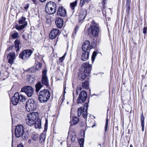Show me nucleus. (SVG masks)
<instances>
[{"label": "nucleus", "mask_w": 147, "mask_h": 147, "mask_svg": "<svg viewBox=\"0 0 147 147\" xmlns=\"http://www.w3.org/2000/svg\"><path fill=\"white\" fill-rule=\"evenodd\" d=\"M50 97L49 91L46 89L41 90L39 92L38 100L40 102L44 103L47 102Z\"/></svg>", "instance_id": "nucleus-1"}, {"label": "nucleus", "mask_w": 147, "mask_h": 147, "mask_svg": "<svg viewBox=\"0 0 147 147\" xmlns=\"http://www.w3.org/2000/svg\"><path fill=\"white\" fill-rule=\"evenodd\" d=\"M15 134L16 137L18 138L21 137L23 140L26 139L28 137L27 133L24 132V127L21 125H18L16 127Z\"/></svg>", "instance_id": "nucleus-2"}, {"label": "nucleus", "mask_w": 147, "mask_h": 147, "mask_svg": "<svg viewBox=\"0 0 147 147\" xmlns=\"http://www.w3.org/2000/svg\"><path fill=\"white\" fill-rule=\"evenodd\" d=\"M38 117V114L37 112L28 114L26 118V124L29 126L33 125Z\"/></svg>", "instance_id": "nucleus-3"}, {"label": "nucleus", "mask_w": 147, "mask_h": 147, "mask_svg": "<svg viewBox=\"0 0 147 147\" xmlns=\"http://www.w3.org/2000/svg\"><path fill=\"white\" fill-rule=\"evenodd\" d=\"M57 6L53 2L50 1L48 2L45 6V11L49 14H53L56 12Z\"/></svg>", "instance_id": "nucleus-4"}, {"label": "nucleus", "mask_w": 147, "mask_h": 147, "mask_svg": "<svg viewBox=\"0 0 147 147\" xmlns=\"http://www.w3.org/2000/svg\"><path fill=\"white\" fill-rule=\"evenodd\" d=\"M26 98L23 95H19L18 93H16L11 98V102L14 105H16L19 101L23 102L25 101Z\"/></svg>", "instance_id": "nucleus-5"}, {"label": "nucleus", "mask_w": 147, "mask_h": 147, "mask_svg": "<svg viewBox=\"0 0 147 147\" xmlns=\"http://www.w3.org/2000/svg\"><path fill=\"white\" fill-rule=\"evenodd\" d=\"M89 34L94 37H97L99 36L100 30L98 26L91 25L88 29Z\"/></svg>", "instance_id": "nucleus-6"}, {"label": "nucleus", "mask_w": 147, "mask_h": 147, "mask_svg": "<svg viewBox=\"0 0 147 147\" xmlns=\"http://www.w3.org/2000/svg\"><path fill=\"white\" fill-rule=\"evenodd\" d=\"M26 19L24 17H21L19 20L18 22L19 24L21 25H16L15 27L16 29L20 30L24 28L27 25L28 23L26 21Z\"/></svg>", "instance_id": "nucleus-7"}, {"label": "nucleus", "mask_w": 147, "mask_h": 147, "mask_svg": "<svg viewBox=\"0 0 147 147\" xmlns=\"http://www.w3.org/2000/svg\"><path fill=\"white\" fill-rule=\"evenodd\" d=\"M33 53V51L31 49L25 50L20 53L19 57L23 60H26L29 58Z\"/></svg>", "instance_id": "nucleus-8"}, {"label": "nucleus", "mask_w": 147, "mask_h": 147, "mask_svg": "<svg viewBox=\"0 0 147 147\" xmlns=\"http://www.w3.org/2000/svg\"><path fill=\"white\" fill-rule=\"evenodd\" d=\"M26 107L28 111H32L36 109V106L34 104V100L33 99L29 100L26 102Z\"/></svg>", "instance_id": "nucleus-9"}, {"label": "nucleus", "mask_w": 147, "mask_h": 147, "mask_svg": "<svg viewBox=\"0 0 147 147\" xmlns=\"http://www.w3.org/2000/svg\"><path fill=\"white\" fill-rule=\"evenodd\" d=\"M21 91L25 92L28 97L32 96L34 93V89L30 86H24L22 88Z\"/></svg>", "instance_id": "nucleus-10"}, {"label": "nucleus", "mask_w": 147, "mask_h": 147, "mask_svg": "<svg viewBox=\"0 0 147 147\" xmlns=\"http://www.w3.org/2000/svg\"><path fill=\"white\" fill-rule=\"evenodd\" d=\"M87 94L85 91H82L79 94L78 97L77 99L78 104H81L84 102L87 98Z\"/></svg>", "instance_id": "nucleus-11"}, {"label": "nucleus", "mask_w": 147, "mask_h": 147, "mask_svg": "<svg viewBox=\"0 0 147 147\" xmlns=\"http://www.w3.org/2000/svg\"><path fill=\"white\" fill-rule=\"evenodd\" d=\"M47 70L46 69H43L42 71V76L41 82L42 84L47 86H49V80L47 75Z\"/></svg>", "instance_id": "nucleus-12"}, {"label": "nucleus", "mask_w": 147, "mask_h": 147, "mask_svg": "<svg viewBox=\"0 0 147 147\" xmlns=\"http://www.w3.org/2000/svg\"><path fill=\"white\" fill-rule=\"evenodd\" d=\"M92 66L88 63H84L82 66L81 69L86 73L89 74L91 70Z\"/></svg>", "instance_id": "nucleus-13"}, {"label": "nucleus", "mask_w": 147, "mask_h": 147, "mask_svg": "<svg viewBox=\"0 0 147 147\" xmlns=\"http://www.w3.org/2000/svg\"><path fill=\"white\" fill-rule=\"evenodd\" d=\"M16 56L14 52H12L9 53L7 55V59L8 62L12 64L14 63V61L16 59Z\"/></svg>", "instance_id": "nucleus-14"}, {"label": "nucleus", "mask_w": 147, "mask_h": 147, "mask_svg": "<svg viewBox=\"0 0 147 147\" xmlns=\"http://www.w3.org/2000/svg\"><path fill=\"white\" fill-rule=\"evenodd\" d=\"M57 14L58 16L64 17L67 14V12L65 8L63 6H59L57 10Z\"/></svg>", "instance_id": "nucleus-15"}, {"label": "nucleus", "mask_w": 147, "mask_h": 147, "mask_svg": "<svg viewBox=\"0 0 147 147\" xmlns=\"http://www.w3.org/2000/svg\"><path fill=\"white\" fill-rule=\"evenodd\" d=\"M59 32V30L57 28H53L52 29L50 32L49 36L51 39L55 38L58 34Z\"/></svg>", "instance_id": "nucleus-16"}, {"label": "nucleus", "mask_w": 147, "mask_h": 147, "mask_svg": "<svg viewBox=\"0 0 147 147\" xmlns=\"http://www.w3.org/2000/svg\"><path fill=\"white\" fill-rule=\"evenodd\" d=\"M90 46V42L88 40L86 41L83 43L82 47V50L83 51L86 52L90 51L89 47Z\"/></svg>", "instance_id": "nucleus-17"}, {"label": "nucleus", "mask_w": 147, "mask_h": 147, "mask_svg": "<svg viewBox=\"0 0 147 147\" xmlns=\"http://www.w3.org/2000/svg\"><path fill=\"white\" fill-rule=\"evenodd\" d=\"M55 23L57 27L59 28H61L63 26V21L61 18H57L56 20Z\"/></svg>", "instance_id": "nucleus-18"}, {"label": "nucleus", "mask_w": 147, "mask_h": 147, "mask_svg": "<svg viewBox=\"0 0 147 147\" xmlns=\"http://www.w3.org/2000/svg\"><path fill=\"white\" fill-rule=\"evenodd\" d=\"M86 74L83 70H80L78 74L79 79L82 80H84L86 76Z\"/></svg>", "instance_id": "nucleus-19"}, {"label": "nucleus", "mask_w": 147, "mask_h": 147, "mask_svg": "<svg viewBox=\"0 0 147 147\" xmlns=\"http://www.w3.org/2000/svg\"><path fill=\"white\" fill-rule=\"evenodd\" d=\"M88 108V105L87 103H85L84 105L83 110L82 111V116L84 118H86L87 115V109Z\"/></svg>", "instance_id": "nucleus-20"}, {"label": "nucleus", "mask_w": 147, "mask_h": 147, "mask_svg": "<svg viewBox=\"0 0 147 147\" xmlns=\"http://www.w3.org/2000/svg\"><path fill=\"white\" fill-rule=\"evenodd\" d=\"M89 56L88 51L84 52L82 53L81 56V59L83 61H85L88 59Z\"/></svg>", "instance_id": "nucleus-21"}, {"label": "nucleus", "mask_w": 147, "mask_h": 147, "mask_svg": "<svg viewBox=\"0 0 147 147\" xmlns=\"http://www.w3.org/2000/svg\"><path fill=\"white\" fill-rule=\"evenodd\" d=\"M20 41L18 39H16L14 41L15 48L16 51L18 52L19 51V44L20 43Z\"/></svg>", "instance_id": "nucleus-22"}, {"label": "nucleus", "mask_w": 147, "mask_h": 147, "mask_svg": "<svg viewBox=\"0 0 147 147\" xmlns=\"http://www.w3.org/2000/svg\"><path fill=\"white\" fill-rule=\"evenodd\" d=\"M35 122V123H34L33 125H34L35 128H40L41 127V122L40 119L38 118Z\"/></svg>", "instance_id": "nucleus-23"}, {"label": "nucleus", "mask_w": 147, "mask_h": 147, "mask_svg": "<svg viewBox=\"0 0 147 147\" xmlns=\"http://www.w3.org/2000/svg\"><path fill=\"white\" fill-rule=\"evenodd\" d=\"M43 86V85L42 84L41 82H38L35 85L36 92H38Z\"/></svg>", "instance_id": "nucleus-24"}, {"label": "nucleus", "mask_w": 147, "mask_h": 147, "mask_svg": "<svg viewBox=\"0 0 147 147\" xmlns=\"http://www.w3.org/2000/svg\"><path fill=\"white\" fill-rule=\"evenodd\" d=\"M79 121V119L76 117H74L72 118V122L71 125H75L78 123Z\"/></svg>", "instance_id": "nucleus-25"}, {"label": "nucleus", "mask_w": 147, "mask_h": 147, "mask_svg": "<svg viewBox=\"0 0 147 147\" xmlns=\"http://www.w3.org/2000/svg\"><path fill=\"white\" fill-rule=\"evenodd\" d=\"M77 3L78 1L76 0L75 1L70 3V7L72 10H74V9L75 7L76 6Z\"/></svg>", "instance_id": "nucleus-26"}, {"label": "nucleus", "mask_w": 147, "mask_h": 147, "mask_svg": "<svg viewBox=\"0 0 147 147\" xmlns=\"http://www.w3.org/2000/svg\"><path fill=\"white\" fill-rule=\"evenodd\" d=\"M40 141L41 142H44L45 139V133H42L40 135L39 137Z\"/></svg>", "instance_id": "nucleus-27"}, {"label": "nucleus", "mask_w": 147, "mask_h": 147, "mask_svg": "<svg viewBox=\"0 0 147 147\" xmlns=\"http://www.w3.org/2000/svg\"><path fill=\"white\" fill-rule=\"evenodd\" d=\"M144 117L143 115V114L142 113L140 117L141 125L142 127H144Z\"/></svg>", "instance_id": "nucleus-28"}, {"label": "nucleus", "mask_w": 147, "mask_h": 147, "mask_svg": "<svg viewBox=\"0 0 147 147\" xmlns=\"http://www.w3.org/2000/svg\"><path fill=\"white\" fill-rule=\"evenodd\" d=\"M86 17V16H83V15L80 14L79 15V18L78 20L79 22L80 23H82Z\"/></svg>", "instance_id": "nucleus-29"}, {"label": "nucleus", "mask_w": 147, "mask_h": 147, "mask_svg": "<svg viewBox=\"0 0 147 147\" xmlns=\"http://www.w3.org/2000/svg\"><path fill=\"white\" fill-rule=\"evenodd\" d=\"M81 89L80 88H79L77 87V88L76 89V94H75L74 93V92H73V99H74L75 96H76L78 94L79 92L80 91Z\"/></svg>", "instance_id": "nucleus-30"}, {"label": "nucleus", "mask_w": 147, "mask_h": 147, "mask_svg": "<svg viewBox=\"0 0 147 147\" xmlns=\"http://www.w3.org/2000/svg\"><path fill=\"white\" fill-rule=\"evenodd\" d=\"M38 70L37 68L35 67H32L29 69L28 71L31 73H34Z\"/></svg>", "instance_id": "nucleus-31"}, {"label": "nucleus", "mask_w": 147, "mask_h": 147, "mask_svg": "<svg viewBox=\"0 0 147 147\" xmlns=\"http://www.w3.org/2000/svg\"><path fill=\"white\" fill-rule=\"evenodd\" d=\"M82 86L84 89H88V83L87 81H85L82 83Z\"/></svg>", "instance_id": "nucleus-32"}, {"label": "nucleus", "mask_w": 147, "mask_h": 147, "mask_svg": "<svg viewBox=\"0 0 147 147\" xmlns=\"http://www.w3.org/2000/svg\"><path fill=\"white\" fill-rule=\"evenodd\" d=\"M86 10L85 9H82L81 10L80 14L83 16H86L87 14Z\"/></svg>", "instance_id": "nucleus-33"}, {"label": "nucleus", "mask_w": 147, "mask_h": 147, "mask_svg": "<svg viewBox=\"0 0 147 147\" xmlns=\"http://www.w3.org/2000/svg\"><path fill=\"white\" fill-rule=\"evenodd\" d=\"M90 0H81L80 5V6L82 7L86 3H88Z\"/></svg>", "instance_id": "nucleus-34"}, {"label": "nucleus", "mask_w": 147, "mask_h": 147, "mask_svg": "<svg viewBox=\"0 0 147 147\" xmlns=\"http://www.w3.org/2000/svg\"><path fill=\"white\" fill-rule=\"evenodd\" d=\"M38 134H33L31 136L32 139L33 140L36 141L38 139Z\"/></svg>", "instance_id": "nucleus-35"}, {"label": "nucleus", "mask_w": 147, "mask_h": 147, "mask_svg": "<svg viewBox=\"0 0 147 147\" xmlns=\"http://www.w3.org/2000/svg\"><path fill=\"white\" fill-rule=\"evenodd\" d=\"M82 111V107H80L78 109V116L79 117L81 115Z\"/></svg>", "instance_id": "nucleus-36"}, {"label": "nucleus", "mask_w": 147, "mask_h": 147, "mask_svg": "<svg viewBox=\"0 0 147 147\" xmlns=\"http://www.w3.org/2000/svg\"><path fill=\"white\" fill-rule=\"evenodd\" d=\"M79 27L78 26H76L74 29V33L72 34V36L73 38L75 37V36L76 35V33L77 32L78 30L79 29Z\"/></svg>", "instance_id": "nucleus-37"}, {"label": "nucleus", "mask_w": 147, "mask_h": 147, "mask_svg": "<svg viewBox=\"0 0 147 147\" xmlns=\"http://www.w3.org/2000/svg\"><path fill=\"white\" fill-rule=\"evenodd\" d=\"M11 36L13 38H16L18 37V34L17 32H15L11 34Z\"/></svg>", "instance_id": "nucleus-38"}, {"label": "nucleus", "mask_w": 147, "mask_h": 147, "mask_svg": "<svg viewBox=\"0 0 147 147\" xmlns=\"http://www.w3.org/2000/svg\"><path fill=\"white\" fill-rule=\"evenodd\" d=\"M97 55V53L96 51H94L92 54V61H93L95 58V57Z\"/></svg>", "instance_id": "nucleus-39"}, {"label": "nucleus", "mask_w": 147, "mask_h": 147, "mask_svg": "<svg viewBox=\"0 0 147 147\" xmlns=\"http://www.w3.org/2000/svg\"><path fill=\"white\" fill-rule=\"evenodd\" d=\"M108 119H106V123L105 124V132H106L107 131V127H108Z\"/></svg>", "instance_id": "nucleus-40"}, {"label": "nucleus", "mask_w": 147, "mask_h": 147, "mask_svg": "<svg viewBox=\"0 0 147 147\" xmlns=\"http://www.w3.org/2000/svg\"><path fill=\"white\" fill-rule=\"evenodd\" d=\"M48 121L47 120H46V123L45 125L44 129L45 130H47V128Z\"/></svg>", "instance_id": "nucleus-41"}, {"label": "nucleus", "mask_w": 147, "mask_h": 147, "mask_svg": "<svg viewBox=\"0 0 147 147\" xmlns=\"http://www.w3.org/2000/svg\"><path fill=\"white\" fill-rule=\"evenodd\" d=\"M147 28L144 27L143 29V33L144 34H146L147 33Z\"/></svg>", "instance_id": "nucleus-42"}, {"label": "nucleus", "mask_w": 147, "mask_h": 147, "mask_svg": "<svg viewBox=\"0 0 147 147\" xmlns=\"http://www.w3.org/2000/svg\"><path fill=\"white\" fill-rule=\"evenodd\" d=\"M13 47V46L10 47H9L6 50V51H9L10 50H12Z\"/></svg>", "instance_id": "nucleus-43"}, {"label": "nucleus", "mask_w": 147, "mask_h": 147, "mask_svg": "<svg viewBox=\"0 0 147 147\" xmlns=\"http://www.w3.org/2000/svg\"><path fill=\"white\" fill-rule=\"evenodd\" d=\"M42 66V64L40 63L39 62L36 65V67H38L39 68H40Z\"/></svg>", "instance_id": "nucleus-44"}, {"label": "nucleus", "mask_w": 147, "mask_h": 147, "mask_svg": "<svg viewBox=\"0 0 147 147\" xmlns=\"http://www.w3.org/2000/svg\"><path fill=\"white\" fill-rule=\"evenodd\" d=\"M29 78H30V80H28L29 81L31 80V82H30V83L34 81V78H33L32 77H30Z\"/></svg>", "instance_id": "nucleus-45"}, {"label": "nucleus", "mask_w": 147, "mask_h": 147, "mask_svg": "<svg viewBox=\"0 0 147 147\" xmlns=\"http://www.w3.org/2000/svg\"><path fill=\"white\" fill-rule=\"evenodd\" d=\"M126 7V12H127V13H128L129 12V9H130V6H129V7Z\"/></svg>", "instance_id": "nucleus-46"}, {"label": "nucleus", "mask_w": 147, "mask_h": 147, "mask_svg": "<svg viewBox=\"0 0 147 147\" xmlns=\"http://www.w3.org/2000/svg\"><path fill=\"white\" fill-rule=\"evenodd\" d=\"M129 6H130V2L128 0H127L126 2V7H129Z\"/></svg>", "instance_id": "nucleus-47"}, {"label": "nucleus", "mask_w": 147, "mask_h": 147, "mask_svg": "<svg viewBox=\"0 0 147 147\" xmlns=\"http://www.w3.org/2000/svg\"><path fill=\"white\" fill-rule=\"evenodd\" d=\"M91 23L92 24V25H96V26H98V24H96L94 20H93L91 22Z\"/></svg>", "instance_id": "nucleus-48"}, {"label": "nucleus", "mask_w": 147, "mask_h": 147, "mask_svg": "<svg viewBox=\"0 0 147 147\" xmlns=\"http://www.w3.org/2000/svg\"><path fill=\"white\" fill-rule=\"evenodd\" d=\"M29 6V4H27L24 7V8L26 10L28 9Z\"/></svg>", "instance_id": "nucleus-49"}, {"label": "nucleus", "mask_w": 147, "mask_h": 147, "mask_svg": "<svg viewBox=\"0 0 147 147\" xmlns=\"http://www.w3.org/2000/svg\"><path fill=\"white\" fill-rule=\"evenodd\" d=\"M17 147H24V146L22 144H20L18 145Z\"/></svg>", "instance_id": "nucleus-50"}, {"label": "nucleus", "mask_w": 147, "mask_h": 147, "mask_svg": "<svg viewBox=\"0 0 147 147\" xmlns=\"http://www.w3.org/2000/svg\"><path fill=\"white\" fill-rule=\"evenodd\" d=\"M59 60L61 62H62L63 61L64 59H63L61 57L59 58Z\"/></svg>", "instance_id": "nucleus-51"}, {"label": "nucleus", "mask_w": 147, "mask_h": 147, "mask_svg": "<svg viewBox=\"0 0 147 147\" xmlns=\"http://www.w3.org/2000/svg\"><path fill=\"white\" fill-rule=\"evenodd\" d=\"M65 54L62 57H61L63 59H64V58L65 57Z\"/></svg>", "instance_id": "nucleus-52"}, {"label": "nucleus", "mask_w": 147, "mask_h": 147, "mask_svg": "<svg viewBox=\"0 0 147 147\" xmlns=\"http://www.w3.org/2000/svg\"><path fill=\"white\" fill-rule=\"evenodd\" d=\"M39 1L42 2H44L46 1V0H39Z\"/></svg>", "instance_id": "nucleus-53"}, {"label": "nucleus", "mask_w": 147, "mask_h": 147, "mask_svg": "<svg viewBox=\"0 0 147 147\" xmlns=\"http://www.w3.org/2000/svg\"><path fill=\"white\" fill-rule=\"evenodd\" d=\"M28 143L29 144L31 143V140H28Z\"/></svg>", "instance_id": "nucleus-54"}, {"label": "nucleus", "mask_w": 147, "mask_h": 147, "mask_svg": "<svg viewBox=\"0 0 147 147\" xmlns=\"http://www.w3.org/2000/svg\"><path fill=\"white\" fill-rule=\"evenodd\" d=\"M142 131H144V127H142Z\"/></svg>", "instance_id": "nucleus-55"}, {"label": "nucleus", "mask_w": 147, "mask_h": 147, "mask_svg": "<svg viewBox=\"0 0 147 147\" xmlns=\"http://www.w3.org/2000/svg\"><path fill=\"white\" fill-rule=\"evenodd\" d=\"M98 146L99 147H101V146L100 144H99L98 145Z\"/></svg>", "instance_id": "nucleus-56"}, {"label": "nucleus", "mask_w": 147, "mask_h": 147, "mask_svg": "<svg viewBox=\"0 0 147 147\" xmlns=\"http://www.w3.org/2000/svg\"><path fill=\"white\" fill-rule=\"evenodd\" d=\"M66 88H65V87L64 88V93L66 92H65V89Z\"/></svg>", "instance_id": "nucleus-57"}, {"label": "nucleus", "mask_w": 147, "mask_h": 147, "mask_svg": "<svg viewBox=\"0 0 147 147\" xmlns=\"http://www.w3.org/2000/svg\"><path fill=\"white\" fill-rule=\"evenodd\" d=\"M130 147H133V146L132 144H131L130 146Z\"/></svg>", "instance_id": "nucleus-58"}, {"label": "nucleus", "mask_w": 147, "mask_h": 147, "mask_svg": "<svg viewBox=\"0 0 147 147\" xmlns=\"http://www.w3.org/2000/svg\"><path fill=\"white\" fill-rule=\"evenodd\" d=\"M23 37L25 39V38H24V36H23Z\"/></svg>", "instance_id": "nucleus-59"}, {"label": "nucleus", "mask_w": 147, "mask_h": 147, "mask_svg": "<svg viewBox=\"0 0 147 147\" xmlns=\"http://www.w3.org/2000/svg\"><path fill=\"white\" fill-rule=\"evenodd\" d=\"M82 141H83V139H82H82H81V140H81V141H82Z\"/></svg>", "instance_id": "nucleus-60"}]
</instances>
